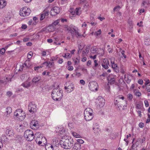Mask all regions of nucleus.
I'll use <instances>...</instances> for the list:
<instances>
[{"label": "nucleus", "mask_w": 150, "mask_h": 150, "mask_svg": "<svg viewBox=\"0 0 150 150\" xmlns=\"http://www.w3.org/2000/svg\"><path fill=\"white\" fill-rule=\"evenodd\" d=\"M64 28L65 30H67L69 33L71 34L73 38H74L75 35L77 38L82 36L84 37L83 35L79 33L78 28L73 25H71L69 26L67 25H65Z\"/></svg>", "instance_id": "nucleus-1"}, {"label": "nucleus", "mask_w": 150, "mask_h": 150, "mask_svg": "<svg viewBox=\"0 0 150 150\" xmlns=\"http://www.w3.org/2000/svg\"><path fill=\"white\" fill-rule=\"evenodd\" d=\"M59 87L58 85L57 88L53 89L51 93L52 98L56 101H60L63 97L62 91L58 88Z\"/></svg>", "instance_id": "nucleus-2"}, {"label": "nucleus", "mask_w": 150, "mask_h": 150, "mask_svg": "<svg viewBox=\"0 0 150 150\" xmlns=\"http://www.w3.org/2000/svg\"><path fill=\"white\" fill-rule=\"evenodd\" d=\"M73 144L74 141L72 139H67L61 142L60 145L63 148L68 149H70L73 146Z\"/></svg>", "instance_id": "nucleus-3"}, {"label": "nucleus", "mask_w": 150, "mask_h": 150, "mask_svg": "<svg viewBox=\"0 0 150 150\" xmlns=\"http://www.w3.org/2000/svg\"><path fill=\"white\" fill-rule=\"evenodd\" d=\"M93 111L90 108H86L84 112V118L86 121H89L92 119L93 117Z\"/></svg>", "instance_id": "nucleus-4"}, {"label": "nucleus", "mask_w": 150, "mask_h": 150, "mask_svg": "<svg viewBox=\"0 0 150 150\" xmlns=\"http://www.w3.org/2000/svg\"><path fill=\"white\" fill-rule=\"evenodd\" d=\"M14 115L20 121L23 120L25 116L24 112L21 109H18L16 110Z\"/></svg>", "instance_id": "nucleus-5"}, {"label": "nucleus", "mask_w": 150, "mask_h": 150, "mask_svg": "<svg viewBox=\"0 0 150 150\" xmlns=\"http://www.w3.org/2000/svg\"><path fill=\"white\" fill-rule=\"evenodd\" d=\"M24 136L26 138V139L31 141L34 139V136L33 132L30 129H27L25 132Z\"/></svg>", "instance_id": "nucleus-6"}, {"label": "nucleus", "mask_w": 150, "mask_h": 150, "mask_svg": "<svg viewBox=\"0 0 150 150\" xmlns=\"http://www.w3.org/2000/svg\"><path fill=\"white\" fill-rule=\"evenodd\" d=\"M31 12L30 9L27 7H23L19 11L20 15L22 16L25 17L29 16Z\"/></svg>", "instance_id": "nucleus-7"}, {"label": "nucleus", "mask_w": 150, "mask_h": 150, "mask_svg": "<svg viewBox=\"0 0 150 150\" xmlns=\"http://www.w3.org/2000/svg\"><path fill=\"white\" fill-rule=\"evenodd\" d=\"M89 88L91 91H96L98 90V85L97 83L95 81H90L88 84Z\"/></svg>", "instance_id": "nucleus-8"}, {"label": "nucleus", "mask_w": 150, "mask_h": 150, "mask_svg": "<svg viewBox=\"0 0 150 150\" xmlns=\"http://www.w3.org/2000/svg\"><path fill=\"white\" fill-rule=\"evenodd\" d=\"M60 11V9L59 7L57 6L54 7L51 10V15L52 16H55L58 14Z\"/></svg>", "instance_id": "nucleus-9"}, {"label": "nucleus", "mask_w": 150, "mask_h": 150, "mask_svg": "<svg viewBox=\"0 0 150 150\" xmlns=\"http://www.w3.org/2000/svg\"><path fill=\"white\" fill-rule=\"evenodd\" d=\"M28 110L29 111L32 113L35 112L36 111L35 105L33 104L32 102H30L28 106Z\"/></svg>", "instance_id": "nucleus-10"}, {"label": "nucleus", "mask_w": 150, "mask_h": 150, "mask_svg": "<svg viewBox=\"0 0 150 150\" xmlns=\"http://www.w3.org/2000/svg\"><path fill=\"white\" fill-rule=\"evenodd\" d=\"M81 9V7L76 8L75 11H72L71 12L70 16H71L74 17L76 15H79L81 13V11L80 10Z\"/></svg>", "instance_id": "nucleus-11"}, {"label": "nucleus", "mask_w": 150, "mask_h": 150, "mask_svg": "<svg viewBox=\"0 0 150 150\" xmlns=\"http://www.w3.org/2000/svg\"><path fill=\"white\" fill-rule=\"evenodd\" d=\"M66 86L64 87V89L66 90V91L67 93H69L73 90L74 87L73 84H71L70 85L67 86V83H66Z\"/></svg>", "instance_id": "nucleus-12"}, {"label": "nucleus", "mask_w": 150, "mask_h": 150, "mask_svg": "<svg viewBox=\"0 0 150 150\" xmlns=\"http://www.w3.org/2000/svg\"><path fill=\"white\" fill-rule=\"evenodd\" d=\"M97 103L99 105V107H102L104 105L105 100L101 96H99L98 98V102Z\"/></svg>", "instance_id": "nucleus-13"}, {"label": "nucleus", "mask_w": 150, "mask_h": 150, "mask_svg": "<svg viewBox=\"0 0 150 150\" xmlns=\"http://www.w3.org/2000/svg\"><path fill=\"white\" fill-rule=\"evenodd\" d=\"M34 136V139L36 142L37 143L38 141V139H45V138H43L42 137V135L41 134L40 132H37L35 134Z\"/></svg>", "instance_id": "nucleus-14"}, {"label": "nucleus", "mask_w": 150, "mask_h": 150, "mask_svg": "<svg viewBox=\"0 0 150 150\" xmlns=\"http://www.w3.org/2000/svg\"><path fill=\"white\" fill-rule=\"evenodd\" d=\"M52 144L53 146H55L56 148L58 147V146H59V139L58 138H55L54 139H53Z\"/></svg>", "instance_id": "nucleus-15"}, {"label": "nucleus", "mask_w": 150, "mask_h": 150, "mask_svg": "<svg viewBox=\"0 0 150 150\" xmlns=\"http://www.w3.org/2000/svg\"><path fill=\"white\" fill-rule=\"evenodd\" d=\"M45 148L46 150H55L56 149L55 146L53 145L50 144H48L46 145Z\"/></svg>", "instance_id": "nucleus-16"}, {"label": "nucleus", "mask_w": 150, "mask_h": 150, "mask_svg": "<svg viewBox=\"0 0 150 150\" xmlns=\"http://www.w3.org/2000/svg\"><path fill=\"white\" fill-rule=\"evenodd\" d=\"M81 145L79 143H75L72 148V150H81Z\"/></svg>", "instance_id": "nucleus-17"}, {"label": "nucleus", "mask_w": 150, "mask_h": 150, "mask_svg": "<svg viewBox=\"0 0 150 150\" xmlns=\"http://www.w3.org/2000/svg\"><path fill=\"white\" fill-rule=\"evenodd\" d=\"M25 88H28L31 86V83L28 81L23 83L21 85Z\"/></svg>", "instance_id": "nucleus-18"}, {"label": "nucleus", "mask_w": 150, "mask_h": 150, "mask_svg": "<svg viewBox=\"0 0 150 150\" xmlns=\"http://www.w3.org/2000/svg\"><path fill=\"white\" fill-rule=\"evenodd\" d=\"M49 15V12L46 11L42 13L40 15V19H44L48 18V16Z\"/></svg>", "instance_id": "nucleus-19"}, {"label": "nucleus", "mask_w": 150, "mask_h": 150, "mask_svg": "<svg viewBox=\"0 0 150 150\" xmlns=\"http://www.w3.org/2000/svg\"><path fill=\"white\" fill-rule=\"evenodd\" d=\"M41 79V77L39 76H36L33 78L32 82L34 83H36Z\"/></svg>", "instance_id": "nucleus-20"}, {"label": "nucleus", "mask_w": 150, "mask_h": 150, "mask_svg": "<svg viewBox=\"0 0 150 150\" xmlns=\"http://www.w3.org/2000/svg\"><path fill=\"white\" fill-rule=\"evenodd\" d=\"M6 133L7 135L9 134L8 135L9 136L14 135V133L13 132V130L10 128H8L7 129L6 131Z\"/></svg>", "instance_id": "nucleus-21"}, {"label": "nucleus", "mask_w": 150, "mask_h": 150, "mask_svg": "<svg viewBox=\"0 0 150 150\" xmlns=\"http://www.w3.org/2000/svg\"><path fill=\"white\" fill-rule=\"evenodd\" d=\"M47 30L49 32H51L53 31L55 29L54 25L52 24L48 27H47Z\"/></svg>", "instance_id": "nucleus-22"}, {"label": "nucleus", "mask_w": 150, "mask_h": 150, "mask_svg": "<svg viewBox=\"0 0 150 150\" xmlns=\"http://www.w3.org/2000/svg\"><path fill=\"white\" fill-rule=\"evenodd\" d=\"M6 4V2L5 0H0V8H3Z\"/></svg>", "instance_id": "nucleus-23"}, {"label": "nucleus", "mask_w": 150, "mask_h": 150, "mask_svg": "<svg viewBox=\"0 0 150 150\" xmlns=\"http://www.w3.org/2000/svg\"><path fill=\"white\" fill-rule=\"evenodd\" d=\"M112 68L114 70L116 73H118L119 71V67H118L117 64L112 65Z\"/></svg>", "instance_id": "nucleus-24"}, {"label": "nucleus", "mask_w": 150, "mask_h": 150, "mask_svg": "<svg viewBox=\"0 0 150 150\" xmlns=\"http://www.w3.org/2000/svg\"><path fill=\"white\" fill-rule=\"evenodd\" d=\"M59 20H61L62 22H64V21L67 22V19H57V20L55 21L52 24L54 25V26H56L59 23Z\"/></svg>", "instance_id": "nucleus-25"}, {"label": "nucleus", "mask_w": 150, "mask_h": 150, "mask_svg": "<svg viewBox=\"0 0 150 150\" xmlns=\"http://www.w3.org/2000/svg\"><path fill=\"white\" fill-rule=\"evenodd\" d=\"M16 70L18 71H21L23 70V66H21L20 64H18L16 65Z\"/></svg>", "instance_id": "nucleus-26"}, {"label": "nucleus", "mask_w": 150, "mask_h": 150, "mask_svg": "<svg viewBox=\"0 0 150 150\" xmlns=\"http://www.w3.org/2000/svg\"><path fill=\"white\" fill-rule=\"evenodd\" d=\"M6 112L7 113L6 116L8 117V115L10 114L12 111V108L10 107H7L6 109Z\"/></svg>", "instance_id": "nucleus-27"}, {"label": "nucleus", "mask_w": 150, "mask_h": 150, "mask_svg": "<svg viewBox=\"0 0 150 150\" xmlns=\"http://www.w3.org/2000/svg\"><path fill=\"white\" fill-rule=\"evenodd\" d=\"M144 44L146 46H148L150 44V39L146 38L144 42Z\"/></svg>", "instance_id": "nucleus-28"}, {"label": "nucleus", "mask_w": 150, "mask_h": 150, "mask_svg": "<svg viewBox=\"0 0 150 150\" xmlns=\"http://www.w3.org/2000/svg\"><path fill=\"white\" fill-rule=\"evenodd\" d=\"M1 140L2 142H5L8 141V139L5 135H4L2 136L1 137Z\"/></svg>", "instance_id": "nucleus-29"}, {"label": "nucleus", "mask_w": 150, "mask_h": 150, "mask_svg": "<svg viewBox=\"0 0 150 150\" xmlns=\"http://www.w3.org/2000/svg\"><path fill=\"white\" fill-rule=\"evenodd\" d=\"M38 123L35 124V123H33V122L31 124V127H32V129H36L35 127H36V128L38 127Z\"/></svg>", "instance_id": "nucleus-30"}, {"label": "nucleus", "mask_w": 150, "mask_h": 150, "mask_svg": "<svg viewBox=\"0 0 150 150\" xmlns=\"http://www.w3.org/2000/svg\"><path fill=\"white\" fill-rule=\"evenodd\" d=\"M121 7L119 5H117L115 6L113 9V12H117L119 11Z\"/></svg>", "instance_id": "nucleus-31"}, {"label": "nucleus", "mask_w": 150, "mask_h": 150, "mask_svg": "<svg viewBox=\"0 0 150 150\" xmlns=\"http://www.w3.org/2000/svg\"><path fill=\"white\" fill-rule=\"evenodd\" d=\"M109 63L108 60L107 59L105 58L103 59L101 64L109 65Z\"/></svg>", "instance_id": "nucleus-32"}, {"label": "nucleus", "mask_w": 150, "mask_h": 150, "mask_svg": "<svg viewBox=\"0 0 150 150\" xmlns=\"http://www.w3.org/2000/svg\"><path fill=\"white\" fill-rule=\"evenodd\" d=\"M128 23L129 25L130 28H132L133 27V23L131 19H129Z\"/></svg>", "instance_id": "nucleus-33"}, {"label": "nucleus", "mask_w": 150, "mask_h": 150, "mask_svg": "<svg viewBox=\"0 0 150 150\" xmlns=\"http://www.w3.org/2000/svg\"><path fill=\"white\" fill-rule=\"evenodd\" d=\"M115 82V79L114 78H112L110 80H108V83L112 85Z\"/></svg>", "instance_id": "nucleus-34"}, {"label": "nucleus", "mask_w": 150, "mask_h": 150, "mask_svg": "<svg viewBox=\"0 0 150 150\" xmlns=\"http://www.w3.org/2000/svg\"><path fill=\"white\" fill-rule=\"evenodd\" d=\"M89 51L87 50V48H86V49H85V50H83L82 51V54L83 56H84L87 54L88 52Z\"/></svg>", "instance_id": "nucleus-35"}, {"label": "nucleus", "mask_w": 150, "mask_h": 150, "mask_svg": "<svg viewBox=\"0 0 150 150\" xmlns=\"http://www.w3.org/2000/svg\"><path fill=\"white\" fill-rule=\"evenodd\" d=\"M149 2L148 1H143L142 4V7H144L146 5L148 4Z\"/></svg>", "instance_id": "nucleus-36"}, {"label": "nucleus", "mask_w": 150, "mask_h": 150, "mask_svg": "<svg viewBox=\"0 0 150 150\" xmlns=\"http://www.w3.org/2000/svg\"><path fill=\"white\" fill-rule=\"evenodd\" d=\"M134 139H133L132 142V143L133 144L132 146V147H133L134 148H136L138 146V145H139V144L137 143V142H136L134 144H133V142L134 141Z\"/></svg>", "instance_id": "nucleus-37"}, {"label": "nucleus", "mask_w": 150, "mask_h": 150, "mask_svg": "<svg viewBox=\"0 0 150 150\" xmlns=\"http://www.w3.org/2000/svg\"><path fill=\"white\" fill-rule=\"evenodd\" d=\"M120 102V100H118L117 99H116V100H115V104L116 105H117L118 108H119L120 106V104H118V103Z\"/></svg>", "instance_id": "nucleus-38"}, {"label": "nucleus", "mask_w": 150, "mask_h": 150, "mask_svg": "<svg viewBox=\"0 0 150 150\" xmlns=\"http://www.w3.org/2000/svg\"><path fill=\"white\" fill-rule=\"evenodd\" d=\"M124 99V97L122 96L121 95L117 97L116 98H115V99H117L118 100H119L121 99H122V100H123Z\"/></svg>", "instance_id": "nucleus-39"}, {"label": "nucleus", "mask_w": 150, "mask_h": 150, "mask_svg": "<svg viewBox=\"0 0 150 150\" xmlns=\"http://www.w3.org/2000/svg\"><path fill=\"white\" fill-rule=\"evenodd\" d=\"M93 129L95 133H98V130L99 129L98 127V125L96 126V127H93Z\"/></svg>", "instance_id": "nucleus-40"}, {"label": "nucleus", "mask_w": 150, "mask_h": 150, "mask_svg": "<svg viewBox=\"0 0 150 150\" xmlns=\"http://www.w3.org/2000/svg\"><path fill=\"white\" fill-rule=\"evenodd\" d=\"M72 134L74 137L76 138H79V137H80L79 135L78 134L74 132H73L72 133Z\"/></svg>", "instance_id": "nucleus-41"}, {"label": "nucleus", "mask_w": 150, "mask_h": 150, "mask_svg": "<svg viewBox=\"0 0 150 150\" xmlns=\"http://www.w3.org/2000/svg\"><path fill=\"white\" fill-rule=\"evenodd\" d=\"M5 49L4 48H3L1 49L0 51V53L2 55H4V54L5 53Z\"/></svg>", "instance_id": "nucleus-42"}, {"label": "nucleus", "mask_w": 150, "mask_h": 150, "mask_svg": "<svg viewBox=\"0 0 150 150\" xmlns=\"http://www.w3.org/2000/svg\"><path fill=\"white\" fill-rule=\"evenodd\" d=\"M127 98L130 100H132L133 98V95L131 93H129L127 95Z\"/></svg>", "instance_id": "nucleus-43"}, {"label": "nucleus", "mask_w": 150, "mask_h": 150, "mask_svg": "<svg viewBox=\"0 0 150 150\" xmlns=\"http://www.w3.org/2000/svg\"><path fill=\"white\" fill-rule=\"evenodd\" d=\"M33 55V52L32 51L28 53V58H31Z\"/></svg>", "instance_id": "nucleus-44"}, {"label": "nucleus", "mask_w": 150, "mask_h": 150, "mask_svg": "<svg viewBox=\"0 0 150 150\" xmlns=\"http://www.w3.org/2000/svg\"><path fill=\"white\" fill-rule=\"evenodd\" d=\"M77 142L76 143H79L80 144H83L84 143V141L81 139H78L77 140Z\"/></svg>", "instance_id": "nucleus-45"}, {"label": "nucleus", "mask_w": 150, "mask_h": 150, "mask_svg": "<svg viewBox=\"0 0 150 150\" xmlns=\"http://www.w3.org/2000/svg\"><path fill=\"white\" fill-rule=\"evenodd\" d=\"M114 60H115V59L114 58H112L111 59V66H112V65H113V64H115V62H114Z\"/></svg>", "instance_id": "nucleus-46"}, {"label": "nucleus", "mask_w": 150, "mask_h": 150, "mask_svg": "<svg viewBox=\"0 0 150 150\" xmlns=\"http://www.w3.org/2000/svg\"><path fill=\"white\" fill-rule=\"evenodd\" d=\"M20 64H21V66H23V67H28V66L27 65V64L25 62L23 64V63H20Z\"/></svg>", "instance_id": "nucleus-47"}, {"label": "nucleus", "mask_w": 150, "mask_h": 150, "mask_svg": "<svg viewBox=\"0 0 150 150\" xmlns=\"http://www.w3.org/2000/svg\"><path fill=\"white\" fill-rule=\"evenodd\" d=\"M109 65L107 64H101V65L102 66V67L105 69H108V68Z\"/></svg>", "instance_id": "nucleus-48"}, {"label": "nucleus", "mask_w": 150, "mask_h": 150, "mask_svg": "<svg viewBox=\"0 0 150 150\" xmlns=\"http://www.w3.org/2000/svg\"><path fill=\"white\" fill-rule=\"evenodd\" d=\"M47 32H48L47 30V27H45L43 28H42L40 32H45V33Z\"/></svg>", "instance_id": "nucleus-49"}, {"label": "nucleus", "mask_w": 150, "mask_h": 150, "mask_svg": "<svg viewBox=\"0 0 150 150\" xmlns=\"http://www.w3.org/2000/svg\"><path fill=\"white\" fill-rule=\"evenodd\" d=\"M146 89L147 91L150 92V85H146Z\"/></svg>", "instance_id": "nucleus-50"}, {"label": "nucleus", "mask_w": 150, "mask_h": 150, "mask_svg": "<svg viewBox=\"0 0 150 150\" xmlns=\"http://www.w3.org/2000/svg\"><path fill=\"white\" fill-rule=\"evenodd\" d=\"M136 107L138 109H141L142 106L140 104H137L136 105Z\"/></svg>", "instance_id": "nucleus-51"}, {"label": "nucleus", "mask_w": 150, "mask_h": 150, "mask_svg": "<svg viewBox=\"0 0 150 150\" xmlns=\"http://www.w3.org/2000/svg\"><path fill=\"white\" fill-rule=\"evenodd\" d=\"M87 0H80L79 4H83L85 3Z\"/></svg>", "instance_id": "nucleus-52"}, {"label": "nucleus", "mask_w": 150, "mask_h": 150, "mask_svg": "<svg viewBox=\"0 0 150 150\" xmlns=\"http://www.w3.org/2000/svg\"><path fill=\"white\" fill-rule=\"evenodd\" d=\"M139 127L140 128H142L144 126V124L142 122H140L139 125Z\"/></svg>", "instance_id": "nucleus-53"}, {"label": "nucleus", "mask_w": 150, "mask_h": 150, "mask_svg": "<svg viewBox=\"0 0 150 150\" xmlns=\"http://www.w3.org/2000/svg\"><path fill=\"white\" fill-rule=\"evenodd\" d=\"M145 105L146 107H147L149 106V104L148 102L146 100H145L144 101Z\"/></svg>", "instance_id": "nucleus-54"}, {"label": "nucleus", "mask_w": 150, "mask_h": 150, "mask_svg": "<svg viewBox=\"0 0 150 150\" xmlns=\"http://www.w3.org/2000/svg\"><path fill=\"white\" fill-rule=\"evenodd\" d=\"M81 46V45H79L78 46L79 50H78V54H79V53L80 52H81V50L82 49V48H80V46Z\"/></svg>", "instance_id": "nucleus-55"}, {"label": "nucleus", "mask_w": 150, "mask_h": 150, "mask_svg": "<svg viewBox=\"0 0 150 150\" xmlns=\"http://www.w3.org/2000/svg\"><path fill=\"white\" fill-rule=\"evenodd\" d=\"M12 94V92L11 91H8L6 93L7 95L9 96H11Z\"/></svg>", "instance_id": "nucleus-56"}, {"label": "nucleus", "mask_w": 150, "mask_h": 150, "mask_svg": "<svg viewBox=\"0 0 150 150\" xmlns=\"http://www.w3.org/2000/svg\"><path fill=\"white\" fill-rule=\"evenodd\" d=\"M136 95L138 97H139L141 95V93L139 91H137L136 93Z\"/></svg>", "instance_id": "nucleus-57"}, {"label": "nucleus", "mask_w": 150, "mask_h": 150, "mask_svg": "<svg viewBox=\"0 0 150 150\" xmlns=\"http://www.w3.org/2000/svg\"><path fill=\"white\" fill-rule=\"evenodd\" d=\"M138 82L139 84L142 85L143 83V80L142 79H139L138 81Z\"/></svg>", "instance_id": "nucleus-58"}, {"label": "nucleus", "mask_w": 150, "mask_h": 150, "mask_svg": "<svg viewBox=\"0 0 150 150\" xmlns=\"http://www.w3.org/2000/svg\"><path fill=\"white\" fill-rule=\"evenodd\" d=\"M150 83L149 80V79H147L146 80V82L145 83V86L147 85L149 83Z\"/></svg>", "instance_id": "nucleus-59"}, {"label": "nucleus", "mask_w": 150, "mask_h": 150, "mask_svg": "<svg viewBox=\"0 0 150 150\" xmlns=\"http://www.w3.org/2000/svg\"><path fill=\"white\" fill-rule=\"evenodd\" d=\"M108 50L109 53H112V49L111 48H108Z\"/></svg>", "instance_id": "nucleus-60"}, {"label": "nucleus", "mask_w": 150, "mask_h": 150, "mask_svg": "<svg viewBox=\"0 0 150 150\" xmlns=\"http://www.w3.org/2000/svg\"><path fill=\"white\" fill-rule=\"evenodd\" d=\"M27 28V25H23L21 26V28L22 29H25Z\"/></svg>", "instance_id": "nucleus-61"}, {"label": "nucleus", "mask_w": 150, "mask_h": 150, "mask_svg": "<svg viewBox=\"0 0 150 150\" xmlns=\"http://www.w3.org/2000/svg\"><path fill=\"white\" fill-rule=\"evenodd\" d=\"M140 141H141L142 143H143L145 140L146 138L144 137H143L142 139H140Z\"/></svg>", "instance_id": "nucleus-62"}, {"label": "nucleus", "mask_w": 150, "mask_h": 150, "mask_svg": "<svg viewBox=\"0 0 150 150\" xmlns=\"http://www.w3.org/2000/svg\"><path fill=\"white\" fill-rule=\"evenodd\" d=\"M80 82V83L82 85H84L85 83L83 79L81 80Z\"/></svg>", "instance_id": "nucleus-63"}, {"label": "nucleus", "mask_w": 150, "mask_h": 150, "mask_svg": "<svg viewBox=\"0 0 150 150\" xmlns=\"http://www.w3.org/2000/svg\"><path fill=\"white\" fill-rule=\"evenodd\" d=\"M101 30L100 29L99 30H98L97 31V32L96 33V35H100L101 33Z\"/></svg>", "instance_id": "nucleus-64"}]
</instances>
